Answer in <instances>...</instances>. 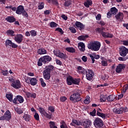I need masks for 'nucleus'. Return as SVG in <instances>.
Here are the masks:
<instances>
[{"instance_id":"1","label":"nucleus","mask_w":128,"mask_h":128,"mask_svg":"<svg viewBox=\"0 0 128 128\" xmlns=\"http://www.w3.org/2000/svg\"><path fill=\"white\" fill-rule=\"evenodd\" d=\"M82 94V90H76L73 92L72 94L70 96V100L73 102H80L82 98H80V94Z\"/></svg>"},{"instance_id":"2","label":"nucleus","mask_w":128,"mask_h":128,"mask_svg":"<svg viewBox=\"0 0 128 128\" xmlns=\"http://www.w3.org/2000/svg\"><path fill=\"white\" fill-rule=\"evenodd\" d=\"M54 68L52 65L46 67V68L43 71V76L44 80H48L50 78V72L54 70Z\"/></svg>"},{"instance_id":"3","label":"nucleus","mask_w":128,"mask_h":128,"mask_svg":"<svg viewBox=\"0 0 128 128\" xmlns=\"http://www.w3.org/2000/svg\"><path fill=\"white\" fill-rule=\"evenodd\" d=\"M100 42L98 41H94L93 42H90V44H88V48L89 50H91L98 52V50H100Z\"/></svg>"},{"instance_id":"4","label":"nucleus","mask_w":128,"mask_h":128,"mask_svg":"<svg viewBox=\"0 0 128 128\" xmlns=\"http://www.w3.org/2000/svg\"><path fill=\"white\" fill-rule=\"evenodd\" d=\"M50 62H52V57L49 56H44L39 58L38 62V66H42V64H48Z\"/></svg>"},{"instance_id":"5","label":"nucleus","mask_w":128,"mask_h":128,"mask_svg":"<svg viewBox=\"0 0 128 128\" xmlns=\"http://www.w3.org/2000/svg\"><path fill=\"white\" fill-rule=\"evenodd\" d=\"M16 14H22L23 16L28 18V14L26 11L24 10V8L22 6H19L16 10Z\"/></svg>"},{"instance_id":"6","label":"nucleus","mask_w":128,"mask_h":128,"mask_svg":"<svg viewBox=\"0 0 128 128\" xmlns=\"http://www.w3.org/2000/svg\"><path fill=\"white\" fill-rule=\"evenodd\" d=\"M128 110L126 107H122L120 108H114L113 109L114 112L118 114H122V112H127Z\"/></svg>"},{"instance_id":"7","label":"nucleus","mask_w":128,"mask_h":128,"mask_svg":"<svg viewBox=\"0 0 128 128\" xmlns=\"http://www.w3.org/2000/svg\"><path fill=\"white\" fill-rule=\"evenodd\" d=\"M94 124L96 128H102V126H104V122L102 119L99 118H97L94 120Z\"/></svg>"},{"instance_id":"8","label":"nucleus","mask_w":128,"mask_h":128,"mask_svg":"<svg viewBox=\"0 0 128 128\" xmlns=\"http://www.w3.org/2000/svg\"><path fill=\"white\" fill-rule=\"evenodd\" d=\"M126 64H119L117 66L116 68V72L117 74H120L123 70H124V68H126Z\"/></svg>"},{"instance_id":"9","label":"nucleus","mask_w":128,"mask_h":128,"mask_svg":"<svg viewBox=\"0 0 128 128\" xmlns=\"http://www.w3.org/2000/svg\"><path fill=\"white\" fill-rule=\"evenodd\" d=\"M54 56L60 58H63V60H66V55L62 53L60 50H55L54 51Z\"/></svg>"},{"instance_id":"10","label":"nucleus","mask_w":128,"mask_h":128,"mask_svg":"<svg viewBox=\"0 0 128 128\" xmlns=\"http://www.w3.org/2000/svg\"><path fill=\"white\" fill-rule=\"evenodd\" d=\"M128 54V49L124 46H122L120 48V54L121 56H126Z\"/></svg>"},{"instance_id":"11","label":"nucleus","mask_w":128,"mask_h":128,"mask_svg":"<svg viewBox=\"0 0 128 128\" xmlns=\"http://www.w3.org/2000/svg\"><path fill=\"white\" fill-rule=\"evenodd\" d=\"M11 86H12L16 90H18L22 88V84H20V81L19 80H16L14 82L11 84Z\"/></svg>"},{"instance_id":"12","label":"nucleus","mask_w":128,"mask_h":128,"mask_svg":"<svg viewBox=\"0 0 128 128\" xmlns=\"http://www.w3.org/2000/svg\"><path fill=\"white\" fill-rule=\"evenodd\" d=\"M94 76V72L92 70H86V78L88 80H92Z\"/></svg>"},{"instance_id":"13","label":"nucleus","mask_w":128,"mask_h":128,"mask_svg":"<svg viewBox=\"0 0 128 128\" xmlns=\"http://www.w3.org/2000/svg\"><path fill=\"white\" fill-rule=\"evenodd\" d=\"M5 46H10L12 48H18V44L12 42L10 40H6Z\"/></svg>"},{"instance_id":"14","label":"nucleus","mask_w":128,"mask_h":128,"mask_svg":"<svg viewBox=\"0 0 128 128\" xmlns=\"http://www.w3.org/2000/svg\"><path fill=\"white\" fill-rule=\"evenodd\" d=\"M14 40L17 44H21L24 40V36L22 34H18L14 37Z\"/></svg>"},{"instance_id":"15","label":"nucleus","mask_w":128,"mask_h":128,"mask_svg":"<svg viewBox=\"0 0 128 128\" xmlns=\"http://www.w3.org/2000/svg\"><path fill=\"white\" fill-rule=\"evenodd\" d=\"M18 102H20V104H22L24 102V98L20 96H17L16 98H14L13 100L14 104H18Z\"/></svg>"},{"instance_id":"16","label":"nucleus","mask_w":128,"mask_h":128,"mask_svg":"<svg viewBox=\"0 0 128 128\" xmlns=\"http://www.w3.org/2000/svg\"><path fill=\"white\" fill-rule=\"evenodd\" d=\"M6 120H10L12 118V114L10 110H7L4 114Z\"/></svg>"},{"instance_id":"17","label":"nucleus","mask_w":128,"mask_h":128,"mask_svg":"<svg viewBox=\"0 0 128 128\" xmlns=\"http://www.w3.org/2000/svg\"><path fill=\"white\" fill-rule=\"evenodd\" d=\"M75 26L80 30H84V24L80 22H75Z\"/></svg>"},{"instance_id":"18","label":"nucleus","mask_w":128,"mask_h":128,"mask_svg":"<svg viewBox=\"0 0 128 128\" xmlns=\"http://www.w3.org/2000/svg\"><path fill=\"white\" fill-rule=\"evenodd\" d=\"M82 122L76 120H72V122L70 124V126H80Z\"/></svg>"},{"instance_id":"19","label":"nucleus","mask_w":128,"mask_h":128,"mask_svg":"<svg viewBox=\"0 0 128 128\" xmlns=\"http://www.w3.org/2000/svg\"><path fill=\"white\" fill-rule=\"evenodd\" d=\"M102 112V110L100 108H98L96 112V114L98 116H100V118H102L104 120L106 119V114Z\"/></svg>"},{"instance_id":"20","label":"nucleus","mask_w":128,"mask_h":128,"mask_svg":"<svg viewBox=\"0 0 128 128\" xmlns=\"http://www.w3.org/2000/svg\"><path fill=\"white\" fill-rule=\"evenodd\" d=\"M78 48L81 52H84L86 50V45L82 42H80L78 44Z\"/></svg>"},{"instance_id":"21","label":"nucleus","mask_w":128,"mask_h":128,"mask_svg":"<svg viewBox=\"0 0 128 128\" xmlns=\"http://www.w3.org/2000/svg\"><path fill=\"white\" fill-rule=\"evenodd\" d=\"M115 18L116 20H122L124 18V13L119 12L115 16Z\"/></svg>"},{"instance_id":"22","label":"nucleus","mask_w":128,"mask_h":128,"mask_svg":"<svg viewBox=\"0 0 128 128\" xmlns=\"http://www.w3.org/2000/svg\"><path fill=\"white\" fill-rule=\"evenodd\" d=\"M41 114L42 116H46V118H48L49 120H50V118H52V114H48V112H46V110L44 111V112H42L41 113Z\"/></svg>"},{"instance_id":"23","label":"nucleus","mask_w":128,"mask_h":128,"mask_svg":"<svg viewBox=\"0 0 128 128\" xmlns=\"http://www.w3.org/2000/svg\"><path fill=\"white\" fill-rule=\"evenodd\" d=\"M92 120L90 119L86 120L84 122V126L85 128H90L92 126Z\"/></svg>"},{"instance_id":"24","label":"nucleus","mask_w":128,"mask_h":128,"mask_svg":"<svg viewBox=\"0 0 128 128\" xmlns=\"http://www.w3.org/2000/svg\"><path fill=\"white\" fill-rule=\"evenodd\" d=\"M66 80L67 84L68 86H72L73 84L74 78L72 76H69L67 78Z\"/></svg>"},{"instance_id":"25","label":"nucleus","mask_w":128,"mask_h":128,"mask_svg":"<svg viewBox=\"0 0 128 128\" xmlns=\"http://www.w3.org/2000/svg\"><path fill=\"white\" fill-rule=\"evenodd\" d=\"M38 54H48V52L46 49L44 48H40L38 50Z\"/></svg>"},{"instance_id":"26","label":"nucleus","mask_w":128,"mask_h":128,"mask_svg":"<svg viewBox=\"0 0 128 128\" xmlns=\"http://www.w3.org/2000/svg\"><path fill=\"white\" fill-rule=\"evenodd\" d=\"M30 82L31 86H36L38 84V80L34 78H30Z\"/></svg>"},{"instance_id":"27","label":"nucleus","mask_w":128,"mask_h":128,"mask_svg":"<svg viewBox=\"0 0 128 128\" xmlns=\"http://www.w3.org/2000/svg\"><path fill=\"white\" fill-rule=\"evenodd\" d=\"M77 69L78 70L79 74H84L86 72L84 68L80 66H78Z\"/></svg>"},{"instance_id":"28","label":"nucleus","mask_w":128,"mask_h":128,"mask_svg":"<svg viewBox=\"0 0 128 128\" xmlns=\"http://www.w3.org/2000/svg\"><path fill=\"white\" fill-rule=\"evenodd\" d=\"M102 36L105 38H112V36H114V35L108 32H104V33H102Z\"/></svg>"},{"instance_id":"29","label":"nucleus","mask_w":128,"mask_h":128,"mask_svg":"<svg viewBox=\"0 0 128 128\" xmlns=\"http://www.w3.org/2000/svg\"><path fill=\"white\" fill-rule=\"evenodd\" d=\"M96 32L100 34L102 36V34L104 32V30H106V28L102 27L100 28H97L96 29Z\"/></svg>"},{"instance_id":"30","label":"nucleus","mask_w":128,"mask_h":128,"mask_svg":"<svg viewBox=\"0 0 128 128\" xmlns=\"http://www.w3.org/2000/svg\"><path fill=\"white\" fill-rule=\"evenodd\" d=\"M92 0H86V2H84V6L86 8H90V6H92Z\"/></svg>"},{"instance_id":"31","label":"nucleus","mask_w":128,"mask_h":128,"mask_svg":"<svg viewBox=\"0 0 128 128\" xmlns=\"http://www.w3.org/2000/svg\"><path fill=\"white\" fill-rule=\"evenodd\" d=\"M6 20L8 22H16V18L12 16H8L6 18Z\"/></svg>"},{"instance_id":"32","label":"nucleus","mask_w":128,"mask_h":128,"mask_svg":"<svg viewBox=\"0 0 128 128\" xmlns=\"http://www.w3.org/2000/svg\"><path fill=\"white\" fill-rule=\"evenodd\" d=\"M66 50L68 52H71L72 54L76 52V50L72 47H67L66 48Z\"/></svg>"},{"instance_id":"33","label":"nucleus","mask_w":128,"mask_h":128,"mask_svg":"<svg viewBox=\"0 0 128 128\" xmlns=\"http://www.w3.org/2000/svg\"><path fill=\"white\" fill-rule=\"evenodd\" d=\"M116 98L114 95H110L107 97V100L108 102H114Z\"/></svg>"},{"instance_id":"34","label":"nucleus","mask_w":128,"mask_h":128,"mask_svg":"<svg viewBox=\"0 0 128 128\" xmlns=\"http://www.w3.org/2000/svg\"><path fill=\"white\" fill-rule=\"evenodd\" d=\"M72 4V0H66L64 4V6L68 8V6H70Z\"/></svg>"},{"instance_id":"35","label":"nucleus","mask_w":128,"mask_h":128,"mask_svg":"<svg viewBox=\"0 0 128 128\" xmlns=\"http://www.w3.org/2000/svg\"><path fill=\"white\" fill-rule=\"evenodd\" d=\"M23 118L26 120V122H30V120L31 116L30 115L24 114Z\"/></svg>"},{"instance_id":"36","label":"nucleus","mask_w":128,"mask_h":128,"mask_svg":"<svg viewBox=\"0 0 128 128\" xmlns=\"http://www.w3.org/2000/svg\"><path fill=\"white\" fill-rule=\"evenodd\" d=\"M110 12L113 16H114V14H116V12H118V9H116V7H114L110 8Z\"/></svg>"},{"instance_id":"37","label":"nucleus","mask_w":128,"mask_h":128,"mask_svg":"<svg viewBox=\"0 0 128 128\" xmlns=\"http://www.w3.org/2000/svg\"><path fill=\"white\" fill-rule=\"evenodd\" d=\"M14 96L12 94H6V98L10 100V102H12V98Z\"/></svg>"},{"instance_id":"38","label":"nucleus","mask_w":128,"mask_h":128,"mask_svg":"<svg viewBox=\"0 0 128 128\" xmlns=\"http://www.w3.org/2000/svg\"><path fill=\"white\" fill-rule=\"evenodd\" d=\"M88 38V36H80L78 37V40H86V38Z\"/></svg>"},{"instance_id":"39","label":"nucleus","mask_w":128,"mask_h":128,"mask_svg":"<svg viewBox=\"0 0 128 128\" xmlns=\"http://www.w3.org/2000/svg\"><path fill=\"white\" fill-rule=\"evenodd\" d=\"M90 102V96H86V99L84 100V104H88Z\"/></svg>"},{"instance_id":"40","label":"nucleus","mask_w":128,"mask_h":128,"mask_svg":"<svg viewBox=\"0 0 128 128\" xmlns=\"http://www.w3.org/2000/svg\"><path fill=\"white\" fill-rule=\"evenodd\" d=\"M40 82L41 84V86H42V88H46V82H44V78H40Z\"/></svg>"},{"instance_id":"41","label":"nucleus","mask_w":128,"mask_h":128,"mask_svg":"<svg viewBox=\"0 0 128 128\" xmlns=\"http://www.w3.org/2000/svg\"><path fill=\"white\" fill-rule=\"evenodd\" d=\"M6 34L8 36H14V31L12 30H8L6 31Z\"/></svg>"},{"instance_id":"42","label":"nucleus","mask_w":128,"mask_h":128,"mask_svg":"<svg viewBox=\"0 0 128 128\" xmlns=\"http://www.w3.org/2000/svg\"><path fill=\"white\" fill-rule=\"evenodd\" d=\"M80 78H73V84H80Z\"/></svg>"},{"instance_id":"43","label":"nucleus","mask_w":128,"mask_h":128,"mask_svg":"<svg viewBox=\"0 0 128 128\" xmlns=\"http://www.w3.org/2000/svg\"><path fill=\"white\" fill-rule=\"evenodd\" d=\"M106 100H107L106 96L102 95V94L100 95V102H106Z\"/></svg>"},{"instance_id":"44","label":"nucleus","mask_w":128,"mask_h":128,"mask_svg":"<svg viewBox=\"0 0 128 128\" xmlns=\"http://www.w3.org/2000/svg\"><path fill=\"white\" fill-rule=\"evenodd\" d=\"M50 124V128H58L56 126V124L54 122H49Z\"/></svg>"},{"instance_id":"45","label":"nucleus","mask_w":128,"mask_h":128,"mask_svg":"<svg viewBox=\"0 0 128 128\" xmlns=\"http://www.w3.org/2000/svg\"><path fill=\"white\" fill-rule=\"evenodd\" d=\"M60 127V128H68V126H66V124L64 121L61 122Z\"/></svg>"},{"instance_id":"46","label":"nucleus","mask_w":128,"mask_h":128,"mask_svg":"<svg viewBox=\"0 0 128 128\" xmlns=\"http://www.w3.org/2000/svg\"><path fill=\"white\" fill-rule=\"evenodd\" d=\"M15 111L16 112H17V114H22L24 112H22V109L20 108H15Z\"/></svg>"},{"instance_id":"47","label":"nucleus","mask_w":128,"mask_h":128,"mask_svg":"<svg viewBox=\"0 0 128 128\" xmlns=\"http://www.w3.org/2000/svg\"><path fill=\"white\" fill-rule=\"evenodd\" d=\"M88 56L92 60V64H94V54H89Z\"/></svg>"},{"instance_id":"48","label":"nucleus","mask_w":128,"mask_h":128,"mask_svg":"<svg viewBox=\"0 0 128 128\" xmlns=\"http://www.w3.org/2000/svg\"><path fill=\"white\" fill-rule=\"evenodd\" d=\"M50 28H56V26H58V24L54 22H50Z\"/></svg>"},{"instance_id":"49","label":"nucleus","mask_w":128,"mask_h":128,"mask_svg":"<svg viewBox=\"0 0 128 128\" xmlns=\"http://www.w3.org/2000/svg\"><path fill=\"white\" fill-rule=\"evenodd\" d=\"M44 8V2H41L38 6V10H42Z\"/></svg>"},{"instance_id":"50","label":"nucleus","mask_w":128,"mask_h":128,"mask_svg":"<svg viewBox=\"0 0 128 128\" xmlns=\"http://www.w3.org/2000/svg\"><path fill=\"white\" fill-rule=\"evenodd\" d=\"M69 30L72 34H76V28L72 26L70 27Z\"/></svg>"},{"instance_id":"51","label":"nucleus","mask_w":128,"mask_h":128,"mask_svg":"<svg viewBox=\"0 0 128 128\" xmlns=\"http://www.w3.org/2000/svg\"><path fill=\"white\" fill-rule=\"evenodd\" d=\"M30 34H31V36L33 37L36 36V30H32L31 31H30Z\"/></svg>"},{"instance_id":"52","label":"nucleus","mask_w":128,"mask_h":128,"mask_svg":"<svg viewBox=\"0 0 128 128\" xmlns=\"http://www.w3.org/2000/svg\"><path fill=\"white\" fill-rule=\"evenodd\" d=\"M102 64L103 66H108V60H103L102 61Z\"/></svg>"},{"instance_id":"53","label":"nucleus","mask_w":128,"mask_h":128,"mask_svg":"<svg viewBox=\"0 0 128 128\" xmlns=\"http://www.w3.org/2000/svg\"><path fill=\"white\" fill-rule=\"evenodd\" d=\"M34 118L36 120H40V115L37 112H35L34 114Z\"/></svg>"},{"instance_id":"54","label":"nucleus","mask_w":128,"mask_h":128,"mask_svg":"<svg viewBox=\"0 0 128 128\" xmlns=\"http://www.w3.org/2000/svg\"><path fill=\"white\" fill-rule=\"evenodd\" d=\"M128 90V84H126L123 87V92L124 94L126 93V90Z\"/></svg>"},{"instance_id":"55","label":"nucleus","mask_w":128,"mask_h":128,"mask_svg":"<svg viewBox=\"0 0 128 128\" xmlns=\"http://www.w3.org/2000/svg\"><path fill=\"white\" fill-rule=\"evenodd\" d=\"M96 109H94L92 112H90V114L92 116H96Z\"/></svg>"},{"instance_id":"56","label":"nucleus","mask_w":128,"mask_h":128,"mask_svg":"<svg viewBox=\"0 0 128 128\" xmlns=\"http://www.w3.org/2000/svg\"><path fill=\"white\" fill-rule=\"evenodd\" d=\"M48 110H50L51 112H54V108L50 106L48 107Z\"/></svg>"},{"instance_id":"57","label":"nucleus","mask_w":128,"mask_h":128,"mask_svg":"<svg viewBox=\"0 0 128 128\" xmlns=\"http://www.w3.org/2000/svg\"><path fill=\"white\" fill-rule=\"evenodd\" d=\"M2 74L3 76H8V72L7 70H2Z\"/></svg>"},{"instance_id":"58","label":"nucleus","mask_w":128,"mask_h":128,"mask_svg":"<svg viewBox=\"0 0 128 128\" xmlns=\"http://www.w3.org/2000/svg\"><path fill=\"white\" fill-rule=\"evenodd\" d=\"M112 16H114L112 12L110 11L108 12L107 14V18H112Z\"/></svg>"},{"instance_id":"59","label":"nucleus","mask_w":128,"mask_h":128,"mask_svg":"<svg viewBox=\"0 0 128 128\" xmlns=\"http://www.w3.org/2000/svg\"><path fill=\"white\" fill-rule=\"evenodd\" d=\"M82 60H83V62H86L88 60V57L86 56H83L82 58Z\"/></svg>"},{"instance_id":"60","label":"nucleus","mask_w":128,"mask_h":128,"mask_svg":"<svg viewBox=\"0 0 128 128\" xmlns=\"http://www.w3.org/2000/svg\"><path fill=\"white\" fill-rule=\"evenodd\" d=\"M96 20H100V18H102V15L100 14H98L96 16Z\"/></svg>"},{"instance_id":"61","label":"nucleus","mask_w":128,"mask_h":128,"mask_svg":"<svg viewBox=\"0 0 128 128\" xmlns=\"http://www.w3.org/2000/svg\"><path fill=\"white\" fill-rule=\"evenodd\" d=\"M56 30H57L58 32H60V34H64V31L62 30L60 28H56Z\"/></svg>"},{"instance_id":"62","label":"nucleus","mask_w":128,"mask_h":128,"mask_svg":"<svg viewBox=\"0 0 128 128\" xmlns=\"http://www.w3.org/2000/svg\"><path fill=\"white\" fill-rule=\"evenodd\" d=\"M61 102H66V96H62L60 98Z\"/></svg>"},{"instance_id":"63","label":"nucleus","mask_w":128,"mask_h":128,"mask_svg":"<svg viewBox=\"0 0 128 128\" xmlns=\"http://www.w3.org/2000/svg\"><path fill=\"white\" fill-rule=\"evenodd\" d=\"M38 110L40 112V114H42V112H43L44 111H45L46 110H44V108H38Z\"/></svg>"},{"instance_id":"64","label":"nucleus","mask_w":128,"mask_h":128,"mask_svg":"<svg viewBox=\"0 0 128 128\" xmlns=\"http://www.w3.org/2000/svg\"><path fill=\"white\" fill-rule=\"evenodd\" d=\"M124 46H128V40H124L123 41Z\"/></svg>"}]
</instances>
